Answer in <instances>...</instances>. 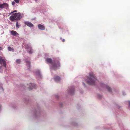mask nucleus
I'll return each instance as SVG.
<instances>
[{
  "instance_id": "nucleus-23",
  "label": "nucleus",
  "mask_w": 130,
  "mask_h": 130,
  "mask_svg": "<svg viewBox=\"0 0 130 130\" xmlns=\"http://www.w3.org/2000/svg\"><path fill=\"white\" fill-rule=\"evenodd\" d=\"M26 63H27L28 64V65L29 66H30V62L29 61H27L26 62Z\"/></svg>"
},
{
  "instance_id": "nucleus-22",
  "label": "nucleus",
  "mask_w": 130,
  "mask_h": 130,
  "mask_svg": "<svg viewBox=\"0 0 130 130\" xmlns=\"http://www.w3.org/2000/svg\"><path fill=\"white\" fill-rule=\"evenodd\" d=\"M102 96L101 95H100V94H99L98 95V98H99V99H101L102 98Z\"/></svg>"
},
{
  "instance_id": "nucleus-13",
  "label": "nucleus",
  "mask_w": 130,
  "mask_h": 130,
  "mask_svg": "<svg viewBox=\"0 0 130 130\" xmlns=\"http://www.w3.org/2000/svg\"><path fill=\"white\" fill-rule=\"evenodd\" d=\"M96 82H86V83L90 85H94Z\"/></svg>"
},
{
  "instance_id": "nucleus-27",
  "label": "nucleus",
  "mask_w": 130,
  "mask_h": 130,
  "mask_svg": "<svg viewBox=\"0 0 130 130\" xmlns=\"http://www.w3.org/2000/svg\"><path fill=\"white\" fill-rule=\"evenodd\" d=\"M122 94L123 95H126V94L125 93V92H123L122 93Z\"/></svg>"
},
{
  "instance_id": "nucleus-19",
  "label": "nucleus",
  "mask_w": 130,
  "mask_h": 130,
  "mask_svg": "<svg viewBox=\"0 0 130 130\" xmlns=\"http://www.w3.org/2000/svg\"><path fill=\"white\" fill-rule=\"evenodd\" d=\"M16 62L18 63H20L21 62V60L20 59H17L16 60Z\"/></svg>"
},
{
  "instance_id": "nucleus-26",
  "label": "nucleus",
  "mask_w": 130,
  "mask_h": 130,
  "mask_svg": "<svg viewBox=\"0 0 130 130\" xmlns=\"http://www.w3.org/2000/svg\"><path fill=\"white\" fill-rule=\"evenodd\" d=\"M55 97L57 99H58L59 97V96L58 95H55Z\"/></svg>"
},
{
  "instance_id": "nucleus-16",
  "label": "nucleus",
  "mask_w": 130,
  "mask_h": 130,
  "mask_svg": "<svg viewBox=\"0 0 130 130\" xmlns=\"http://www.w3.org/2000/svg\"><path fill=\"white\" fill-rule=\"evenodd\" d=\"M0 89H2V90H3V91H4V89L3 88V87L2 86V84L1 83H0Z\"/></svg>"
},
{
  "instance_id": "nucleus-1",
  "label": "nucleus",
  "mask_w": 130,
  "mask_h": 130,
  "mask_svg": "<svg viewBox=\"0 0 130 130\" xmlns=\"http://www.w3.org/2000/svg\"><path fill=\"white\" fill-rule=\"evenodd\" d=\"M46 61L51 64V69L53 70H56L60 66V64L58 61H54L52 62V60L50 58H47L46 59Z\"/></svg>"
},
{
  "instance_id": "nucleus-21",
  "label": "nucleus",
  "mask_w": 130,
  "mask_h": 130,
  "mask_svg": "<svg viewBox=\"0 0 130 130\" xmlns=\"http://www.w3.org/2000/svg\"><path fill=\"white\" fill-rule=\"evenodd\" d=\"M17 3L18 4L19 3L20 0H13Z\"/></svg>"
},
{
  "instance_id": "nucleus-24",
  "label": "nucleus",
  "mask_w": 130,
  "mask_h": 130,
  "mask_svg": "<svg viewBox=\"0 0 130 130\" xmlns=\"http://www.w3.org/2000/svg\"><path fill=\"white\" fill-rule=\"evenodd\" d=\"M63 105V104L62 103H61L60 104V107H61Z\"/></svg>"
},
{
  "instance_id": "nucleus-7",
  "label": "nucleus",
  "mask_w": 130,
  "mask_h": 130,
  "mask_svg": "<svg viewBox=\"0 0 130 130\" xmlns=\"http://www.w3.org/2000/svg\"><path fill=\"white\" fill-rule=\"evenodd\" d=\"M75 91L74 87V86L69 87L68 89V92L69 94H73Z\"/></svg>"
},
{
  "instance_id": "nucleus-5",
  "label": "nucleus",
  "mask_w": 130,
  "mask_h": 130,
  "mask_svg": "<svg viewBox=\"0 0 130 130\" xmlns=\"http://www.w3.org/2000/svg\"><path fill=\"white\" fill-rule=\"evenodd\" d=\"M0 63L3 66L6 68V62L5 59L3 58L1 56H0Z\"/></svg>"
},
{
  "instance_id": "nucleus-3",
  "label": "nucleus",
  "mask_w": 130,
  "mask_h": 130,
  "mask_svg": "<svg viewBox=\"0 0 130 130\" xmlns=\"http://www.w3.org/2000/svg\"><path fill=\"white\" fill-rule=\"evenodd\" d=\"M87 78L91 81H94L96 80V77L93 73H90L89 74V76H87Z\"/></svg>"
},
{
  "instance_id": "nucleus-29",
  "label": "nucleus",
  "mask_w": 130,
  "mask_h": 130,
  "mask_svg": "<svg viewBox=\"0 0 130 130\" xmlns=\"http://www.w3.org/2000/svg\"><path fill=\"white\" fill-rule=\"evenodd\" d=\"M17 11V10H15L13 12H11L10 13V14H13V12H16Z\"/></svg>"
},
{
  "instance_id": "nucleus-4",
  "label": "nucleus",
  "mask_w": 130,
  "mask_h": 130,
  "mask_svg": "<svg viewBox=\"0 0 130 130\" xmlns=\"http://www.w3.org/2000/svg\"><path fill=\"white\" fill-rule=\"evenodd\" d=\"M100 86L102 88L106 89L110 93L112 92V90L111 88L106 84L102 83L100 84Z\"/></svg>"
},
{
  "instance_id": "nucleus-12",
  "label": "nucleus",
  "mask_w": 130,
  "mask_h": 130,
  "mask_svg": "<svg viewBox=\"0 0 130 130\" xmlns=\"http://www.w3.org/2000/svg\"><path fill=\"white\" fill-rule=\"evenodd\" d=\"M38 28L41 30H44L45 29V27L43 25L39 24L38 25Z\"/></svg>"
},
{
  "instance_id": "nucleus-25",
  "label": "nucleus",
  "mask_w": 130,
  "mask_h": 130,
  "mask_svg": "<svg viewBox=\"0 0 130 130\" xmlns=\"http://www.w3.org/2000/svg\"><path fill=\"white\" fill-rule=\"evenodd\" d=\"M15 2L14 1H13L12 2V5H14L15 4Z\"/></svg>"
},
{
  "instance_id": "nucleus-2",
  "label": "nucleus",
  "mask_w": 130,
  "mask_h": 130,
  "mask_svg": "<svg viewBox=\"0 0 130 130\" xmlns=\"http://www.w3.org/2000/svg\"><path fill=\"white\" fill-rule=\"evenodd\" d=\"M21 14L20 13H15L12 14V15L10 17V20L12 22L16 20H19L20 17H21Z\"/></svg>"
},
{
  "instance_id": "nucleus-30",
  "label": "nucleus",
  "mask_w": 130,
  "mask_h": 130,
  "mask_svg": "<svg viewBox=\"0 0 130 130\" xmlns=\"http://www.w3.org/2000/svg\"><path fill=\"white\" fill-rule=\"evenodd\" d=\"M83 85L84 86V87H86V86L85 85V84L84 82H83Z\"/></svg>"
},
{
  "instance_id": "nucleus-11",
  "label": "nucleus",
  "mask_w": 130,
  "mask_h": 130,
  "mask_svg": "<svg viewBox=\"0 0 130 130\" xmlns=\"http://www.w3.org/2000/svg\"><path fill=\"white\" fill-rule=\"evenodd\" d=\"M40 112L39 110H35L34 111V116L35 118L37 117V116H39L40 114Z\"/></svg>"
},
{
  "instance_id": "nucleus-33",
  "label": "nucleus",
  "mask_w": 130,
  "mask_h": 130,
  "mask_svg": "<svg viewBox=\"0 0 130 130\" xmlns=\"http://www.w3.org/2000/svg\"><path fill=\"white\" fill-rule=\"evenodd\" d=\"M65 41V40L64 39L62 40V41L63 42Z\"/></svg>"
},
{
  "instance_id": "nucleus-20",
  "label": "nucleus",
  "mask_w": 130,
  "mask_h": 130,
  "mask_svg": "<svg viewBox=\"0 0 130 130\" xmlns=\"http://www.w3.org/2000/svg\"><path fill=\"white\" fill-rule=\"evenodd\" d=\"M16 27L17 28H19V25L18 22H17L16 24Z\"/></svg>"
},
{
  "instance_id": "nucleus-8",
  "label": "nucleus",
  "mask_w": 130,
  "mask_h": 130,
  "mask_svg": "<svg viewBox=\"0 0 130 130\" xmlns=\"http://www.w3.org/2000/svg\"><path fill=\"white\" fill-rule=\"evenodd\" d=\"M8 4L6 3H3V4H0V8L7 9L8 8Z\"/></svg>"
},
{
  "instance_id": "nucleus-18",
  "label": "nucleus",
  "mask_w": 130,
  "mask_h": 130,
  "mask_svg": "<svg viewBox=\"0 0 130 130\" xmlns=\"http://www.w3.org/2000/svg\"><path fill=\"white\" fill-rule=\"evenodd\" d=\"M72 124L74 126H77V124L75 122H73L72 123Z\"/></svg>"
},
{
  "instance_id": "nucleus-14",
  "label": "nucleus",
  "mask_w": 130,
  "mask_h": 130,
  "mask_svg": "<svg viewBox=\"0 0 130 130\" xmlns=\"http://www.w3.org/2000/svg\"><path fill=\"white\" fill-rule=\"evenodd\" d=\"M54 79L55 81H59L60 79V77L58 76H56L54 77Z\"/></svg>"
},
{
  "instance_id": "nucleus-10",
  "label": "nucleus",
  "mask_w": 130,
  "mask_h": 130,
  "mask_svg": "<svg viewBox=\"0 0 130 130\" xmlns=\"http://www.w3.org/2000/svg\"><path fill=\"white\" fill-rule=\"evenodd\" d=\"M25 24L27 25L30 27H33L34 26V25L32 24L30 22L28 21H26L25 22Z\"/></svg>"
},
{
  "instance_id": "nucleus-28",
  "label": "nucleus",
  "mask_w": 130,
  "mask_h": 130,
  "mask_svg": "<svg viewBox=\"0 0 130 130\" xmlns=\"http://www.w3.org/2000/svg\"><path fill=\"white\" fill-rule=\"evenodd\" d=\"M128 108L130 109V101H129Z\"/></svg>"
},
{
  "instance_id": "nucleus-32",
  "label": "nucleus",
  "mask_w": 130,
  "mask_h": 130,
  "mask_svg": "<svg viewBox=\"0 0 130 130\" xmlns=\"http://www.w3.org/2000/svg\"><path fill=\"white\" fill-rule=\"evenodd\" d=\"M2 50V48L1 47H0V50Z\"/></svg>"
},
{
  "instance_id": "nucleus-9",
  "label": "nucleus",
  "mask_w": 130,
  "mask_h": 130,
  "mask_svg": "<svg viewBox=\"0 0 130 130\" xmlns=\"http://www.w3.org/2000/svg\"><path fill=\"white\" fill-rule=\"evenodd\" d=\"M11 35L13 36H17L19 35V34L16 31L14 30H11L10 31Z\"/></svg>"
},
{
  "instance_id": "nucleus-34",
  "label": "nucleus",
  "mask_w": 130,
  "mask_h": 130,
  "mask_svg": "<svg viewBox=\"0 0 130 130\" xmlns=\"http://www.w3.org/2000/svg\"><path fill=\"white\" fill-rule=\"evenodd\" d=\"M35 1H37V0H35Z\"/></svg>"
},
{
  "instance_id": "nucleus-15",
  "label": "nucleus",
  "mask_w": 130,
  "mask_h": 130,
  "mask_svg": "<svg viewBox=\"0 0 130 130\" xmlns=\"http://www.w3.org/2000/svg\"><path fill=\"white\" fill-rule=\"evenodd\" d=\"M8 50L9 51H13L14 50L13 48L12 47H11L10 46H8Z\"/></svg>"
},
{
  "instance_id": "nucleus-31",
  "label": "nucleus",
  "mask_w": 130,
  "mask_h": 130,
  "mask_svg": "<svg viewBox=\"0 0 130 130\" xmlns=\"http://www.w3.org/2000/svg\"><path fill=\"white\" fill-rule=\"evenodd\" d=\"M116 107H117V108H120V106H118V105H117L116 106Z\"/></svg>"
},
{
  "instance_id": "nucleus-6",
  "label": "nucleus",
  "mask_w": 130,
  "mask_h": 130,
  "mask_svg": "<svg viewBox=\"0 0 130 130\" xmlns=\"http://www.w3.org/2000/svg\"><path fill=\"white\" fill-rule=\"evenodd\" d=\"M28 85L29 86V89L30 90L35 89L36 88V85L34 84L30 83Z\"/></svg>"
},
{
  "instance_id": "nucleus-17",
  "label": "nucleus",
  "mask_w": 130,
  "mask_h": 130,
  "mask_svg": "<svg viewBox=\"0 0 130 130\" xmlns=\"http://www.w3.org/2000/svg\"><path fill=\"white\" fill-rule=\"evenodd\" d=\"M28 51L30 54H31L32 53V49L31 48H30V50Z\"/></svg>"
}]
</instances>
